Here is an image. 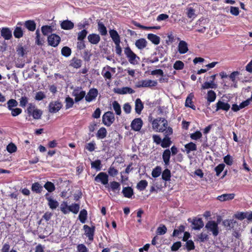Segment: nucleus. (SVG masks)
I'll list each match as a JSON object with an SVG mask.
<instances>
[{
  "label": "nucleus",
  "mask_w": 252,
  "mask_h": 252,
  "mask_svg": "<svg viewBox=\"0 0 252 252\" xmlns=\"http://www.w3.org/2000/svg\"><path fill=\"white\" fill-rule=\"evenodd\" d=\"M152 128L157 132H164V137L161 140L160 145L163 148L169 147L172 142L169 136L173 134V129L168 126V122L164 118L158 117L154 119L152 123Z\"/></svg>",
  "instance_id": "f257e3e1"
},
{
  "label": "nucleus",
  "mask_w": 252,
  "mask_h": 252,
  "mask_svg": "<svg viewBox=\"0 0 252 252\" xmlns=\"http://www.w3.org/2000/svg\"><path fill=\"white\" fill-rule=\"evenodd\" d=\"M124 53L130 64L137 65L139 63L140 58L131 50L129 46L125 48Z\"/></svg>",
  "instance_id": "f03ea898"
},
{
  "label": "nucleus",
  "mask_w": 252,
  "mask_h": 252,
  "mask_svg": "<svg viewBox=\"0 0 252 252\" xmlns=\"http://www.w3.org/2000/svg\"><path fill=\"white\" fill-rule=\"evenodd\" d=\"M35 105L32 103H30L27 108V113L29 115H32L34 119H40L42 115V111L35 108Z\"/></svg>",
  "instance_id": "7ed1b4c3"
},
{
  "label": "nucleus",
  "mask_w": 252,
  "mask_h": 252,
  "mask_svg": "<svg viewBox=\"0 0 252 252\" xmlns=\"http://www.w3.org/2000/svg\"><path fill=\"white\" fill-rule=\"evenodd\" d=\"M102 123L107 126H110L115 121V116L113 112L107 111L102 116Z\"/></svg>",
  "instance_id": "20e7f679"
},
{
  "label": "nucleus",
  "mask_w": 252,
  "mask_h": 252,
  "mask_svg": "<svg viewBox=\"0 0 252 252\" xmlns=\"http://www.w3.org/2000/svg\"><path fill=\"white\" fill-rule=\"evenodd\" d=\"M94 181L96 183H100L105 186L107 185L109 181V176L105 172L99 173L94 178Z\"/></svg>",
  "instance_id": "39448f33"
},
{
  "label": "nucleus",
  "mask_w": 252,
  "mask_h": 252,
  "mask_svg": "<svg viewBox=\"0 0 252 252\" xmlns=\"http://www.w3.org/2000/svg\"><path fill=\"white\" fill-rule=\"evenodd\" d=\"M157 82L156 81H153L152 80H143L138 81L136 84V87L137 88H146V87H152L157 86Z\"/></svg>",
  "instance_id": "423d86ee"
},
{
  "label": "nucleus",
  "mask_w": 252,
  "mask_h": 252,
  "mask_svg": "<svg viewBox=\"0 0 252 252\" xmlns=\"http://www.w3.org/2000/svg\"><path fill=\"white\" fill-rule=\"evenodd\" d=\"M92 20L89 19H84L81 22H79L77 25V30L81 31V32H87Z\"/></svg>",
  "instance_id": "0eeeda50"
},
{
  "label": "nucleus",
  "mask_w": 252,
  "mask_h": 252,
  "mask_svg": "<svg viewBox=\"0 0 252 252\" xmlns=\"http://www.w3.org/2000/svg\"><path fill=\"white\" fill-rule=\"evenodd\" d=\"M61 37L55 33H52L48 37V42L49 45L56 47L60 43Z\"/></svg>",
  "instance_id": "6e6552de"
},
{
  "label": "nucleus",
  "mask_w": 252,
  "mask_h": 252,
  "mask_svg": "<svg viewBox=\"0 0 252 252\" xmlns=\"http://www.w3.org/2000/svg\"><path fill=\"white\" fill-rule=\"evenodd\" d=\"M205 227L210 231H212L214 236H217L219 234V227L217 222L215 221H209L206 224Z\"/></svg>",
  "instance_id": "1a4fd4ad"
},
{
  "label": "nucleus",
  "mask_w": 252,
  "mask_h": 252,
  "mask_svg": "<svg viewBox=\"0 0 252 252\" xmlns=\"http://www.w3.org/2000/svg\"><path fill=\"white\" fill-rule=\"evenodd\" d=\"M62 103L59 101H52L49 104V111L51 113H57L62 108Z\"/></svg>",
  "instance_id": "9d476101"
},
{
  "label": "nucleus",
  "mask_w": 252,
  "mask_h": 252,
  "mask_svg": "<svg viewBox=\"0 0 252 252\" xmlns=\"http://www.w3.org/2000/svg\"><path fill=\"white\" fill-rule=\"evenodd\" d=\"M83 228L85 230V234L91 241H93L95 232V226L90 227L87 225H84Z\"/></svg>",
  "instance_id": "9b49d317"
},
{
  "label": "nucleus",
  "mask_w": 252,
  "mask_h": 252,
  "mask_svg": "<svg viewBox=\"0 0 252 252\" xmlns=\"http://www.w3.org/2000/svg\"><path fill=\"white\" fill-rule=\"evenodd\" d=\"M143 123L140 118L134 119L131 123L130 126L131 129L135 131H139L142 127Z\"/></svg>",
  "instance_id": "f8f14e48"
},
{
  "label": "nucleus",
  "mask_w": 252,
  "mask_h": 252,
  "mask_svg": "<svg viewBox=\"0 0 252 252\" xmlns=\"http://www.w3.org/2000/svg\"><path fill=\"white\" fill-rule=\"evenodd\" d=\"M97 95L98 91L96 89H91L89 90L88 93L85 96V100L87 102H91L96 98Z\"/></svg>",
  "instance_id": "ddd939ff"
},
{
  "label": "nucleus",
  "mask_w": 252,
  "mask_h": 252,
  "mask_svg": "<svg viewBox=\"0 0 252 252\" xmlns=\"http://www.w3.org/2000/svg\"><path fill=\"white\" fill-rule=\"evenodd\" d=\"M105 188L107 189L109 191L112 190L113 192L118 191L119 192L121 189V185L119 182L112 181L110 182L109 184H108Z\"/></svg>",
  "instance_id": "4468645a"
},
{
  "label": "nucleus",
  "mask_w": 252,
  "mask_h": 252,
  "mask_svg": "<svg viewBox=\"0 0 252 252\" xmlns=\"http://www.w3.org/2000/svg\"><path fill=\"white\" fill-rule=\"evenodd\" d=\"M216 111H218L220 110L228 111L230 108V105L229 104L221 100H219L216 104Z\"/></svg>",
  "instance_id": "2eb2a0df"
},
{
  "label": "nucleus",
  "mask_w": 252,
  "mask_h": 252,
  "mask_svg": "<svg viewBox=\"0 0 252 252\" xmlns=\"http://www.w3.org/2000/svg\"><path fill=\"white\" fill-rule=\"evenodd\" d=\"M114 93L118 94H133L135 91L131 88L128 87H124L122 88H114L113 90Z\"/></svg>",
  "instance_id": "dca6fc26"
},
{
  "label": "nucleus",
  "mask_w": 252,
  "mask_h": 252,
  "mask_svg": "<svg viewBox=\"0 0 252 252\" xmlns=\"http://www.w3.org/2000/svg\"><path fill=\"white\" fill-rule=\"evenodd\" d=\"M45 196L46 199L48 201V205L50 208L52 210L56 209L59 206L58 202L56 200L53 199L51 197H50L48 193H46Z\"/></svg>",
  "instance_id": "f3484780"
},
{
  "label": "nucleus",
  "mask_w": 252,
  "mask_h": 252,
  "mask_svg": "<svg viewBox=\"0 0 252 252\" xmlns=\"http://www.w3.org/2000/svg\"><path fill=\"white\" fill-rule=\"evenodd\" d=\"M114 69L115 68H112L110 66L107 65L106 67L103 68L101 71V74L105 79V80L108 79L110 80L112 78V74L109 70H112L114 71Z\"/></svg>",
  "instance_id": "a211bd4d"
},
{
  "label": "nucleus",
  "mask_w": 252,
  "mask_h": 252,
  "mask_svg": "<svg viewBox=\"0 0 252 252\" xmlns=\"http://www.w3.org/2000/svg\"><path fill=\"white\" fill-rule=\"evenodd\" d=\"M178 50L181 54L186 53L189 50L187 43L184 40H181L178 45Z\"/></svg>",
  "instance_id": "6ab92c4d"
},
{
  "label": "nucleus",
  "mask_w": 252,
  "mask_h": 252,
  "mask_svg": "<svg viewBox=\"0 0 252 252\" xmlns=\"http://www.w3.org/2000/svg\"><path fill=\"white\" fill-rule=\"evenodd\" d=\"M74 26V23L70 20H64L61 23V27L64 30H71Z\"/></svg>",
  "instance_id": "aec40b11"
},
{
  "label": "nucleus",
  "mask_w": 252,
  "mask_h": 252,
  "mask_svg": "<svg viewBox=\"0 0 252 252\" xmlns=\"http://www.w3.org/2000/svg\"><path fill=\"white\" fill-rule=\"evenodd\" d=\"M192 224L193 225L192 228L195 230H199L204 226L203 221L201 218L193 219Z\"/></svg>",
  "instance_id": "412c9836"
},
{
  "label": "nucleus",
  "mask_w": 252,
  "mask_h": 252,
  "mask_svg": "<svg viewBox=\"0 0 252 252\" xmlns=\"http://www.w3.org/2000/svg\"><path fill=\"white\" fill-rule=\"evenodd\" d=\"M82 64V61L81 60L77 58L74 57L71 60L69 66L74 68L78 69L81 66Z\"/></svg>",
  "instance_id": "4be33fe9"
},
{
  "label": "nucleus",
  "mask_w": 252,
  "mask_h": 252,
  "mask_svg": "<svg viewBox=\"0 0 252 252\" xmlns=\"http://www.w3.org/2000/svg\"><path fill=\"white\" fill-rule=\"evenodd\" d=\"M135 45L138 49L143 50L147 46V42L145 38H141L136 40Z\"/></svg>",
  "instance_id": "5701e85b"
},
{
  "label": "nucleus",
  "mask_w": 252,
  "mask_h": 252,
  "mask_svg": "<svg viewBox=\"0 0 252 252\" xmlns=\"http://www.w3.org/2000/svg\"><path fill=\"white\" fill-rule=\"evenodd\" d=\"M144 108L143 103L140 98H137L135 101V110L138 114H140Z\"/></svg>",
  "instance_id": "b1692460"
},
{
  "label": "nucleus",
  "mask_w": 252,
  "mask_h": 252,
  "mask_svg": "<svg viewBox=\"0 0 252 252\" xmlns=\"http://www.w3.org/2000/svg\"><path fill=\"white\" fill-rule=\"evenodd\" d=\"M170 157L171 151L169 149L164 150L162 154V158L165 165L167 166L169 164Z\"/></svg>",
  "instance_id": "393cba45"
},
{
  "label": "nucleus",
  "mask_w": 252,
  "mask_h": 252,
  "mask_svg": "<svg viewBox=\"0 0 252 252\" xmlns=\"http://www.w3.org/2000/svg\"><path fill=\"white\" fill-rule=\"evenodd\" d=\"M235 197L234 193H225L219 195L217 199L220 201H225L233 199Z\"/></svg>",
  "instance_id": "a878e982"
},
{
  "label": "nucleus",
  "mask_w": 252,
  "mask_h": 252,
  "mask_svg": "<svg viewBox=\"0 0 252 252\" xmlns=\"http://www.w3.org/2000/svg\"><path fill=\"white\" fill-rule=\"evenodd\" d=\"M147 38L154 44L158 45L160 43V37L153 33H149L148 34Z\"/></svg>",
  "instance_id": "bb28decb"
},
{
  "label": "nucleus",
  "mask_w": 252,
  "mask_h": 252,
  "mask_svg": "<svg viewBox=\"0 0 252 252\" xmlns=\"http://www.w3.org/2000/svg\"><path fill=\"white\" fill-rule=\"evenodd\" d=\"M88 39L92 44H96L99 42L100 38L98 34L92 33L89 35Z\"/></svg>",
  "instance_id": "cd10ccee"
},
{
  "label": "nucleus",
  "mask_w": 252,
  "mask_h": 252,
  "mask_svg": "<svg viewBox=\"0 0 252 252\" xmlns=\"http://www.w3.org/2000/svg\"><path fill=\"white\" fill-rule=\"evenodd\" d=\"M25 27L31 32H33L36 29V23L33 20H29L25 22Z\"/></svg>",
  "instance_id": "c85d7f7f"
},
{
  "label": "nucleus",
  "mask_w": 252,
  "mask_h": 252,
  "mask_svg": "<svg viewBox=\"0 0 252 252\" xmlns=\"http://www.w3.org/2000/svg\"><path fill=\"white\" fill-rule=\"evenodd\" d=\"M107 134L106 129L104 127H101L98 130L96 136L98 139H102L106 137Z\"/></svg>",
  "instance_id": "c756f323"
},
{
  "label": "nucleus",
  "mask_w": 252,
  "mask_h": 252,
  "mask_svg": "<svg viewBox=\"0 0 252 252\" xmlns=\"http://www.w3.org/2000/svg\"><path fill=\"white\" fill-rule=\"evenodd\" d=\"M185 151L187 154L190 153L191 151H195L197 150L196 145L190 142L185 145Z\"/></svg>",
  "instance_id": "7c9ffc66"
},
{
  "label": "nucleus",
  "mask_w": 252,
  "mask_h": 252,
  "mask_svg": "<svg viewBox=\"0 0 252 252\" xmlns=\"http://www.w3.org/2000/svg\"><path fill=\"white\" fill-rule=\"evenodd\" d=\"M122 193L125 197L129 198L133 195V190L130 187H124L123 189Z\"/></svg>",
  "instance_id": "2f4dec72"
},
{
  "label": "nucleus",
  "mask_w": 252,
  "mask_h": 252,
  "mask_svg": "<svg viewBox=\"0 0 252 252\" xmlns=\"http://www.w3.org/2000/svg\"><path fill=\"white\" fill-rule=\"evenodd\" d=\"M31 189L33 192L40 193L43 189V187L38 182H35L32 185Z\"/></svg>",
  "instance_id": "473e14b6"
},
{
  "label": "nucleus",
  "mask_w": 252,
  "mask_h": 252,
  "mask_svg": "<svg viewBox=\"0 0 252 252\" xmlns=\"http://www.w3.org/2000/svg\"><path fill=\"white\" fill-rule=\"evenodd\" d=\"M88 217V213L86 209H82L80 212L78 219L82 223H84Z\"/></svg>",
  "instance_id": "72a5a7b5"
},
{
  "label": "nucleus",
  "mask_w": 252,
  "mask_h": 252,
  "mask_svg": "<svg viewBox=\"0 0 252 252\" xmlns=\"http://www.w3.org/2000/svg\"><path fill=\"white\" fill-rule=\"evenodd\" d=\"M193 97V95H191V94H189L187 97L185 102V106L187 107L191 108V109L195 110V106L193 104L192 98Z\"/></svg>",
  "instance_id": "f704fd0d"
},
{
  "label": "nucleus",
  "mask_w": 252,
  "mask_h": 252,
  "mask_svg": "<svg viewBox=\"0 0 252 252\" xmlns=\"http://www.w3.org/2000/svg\"><path fill=\"white\" fill-rule=\"evenodd\" d=\"M16 52L20 57H24L27 54V51L22 44H19L16 47Z\"/></svg>",
  "instance_id": "c9c22d12"
},
{
  "label": "nucleus",
  "mask_w": 252,
  "mask_h": 252,
  "mask_svg": "<svg viewBox=\"0 0 252 252\" xmlns=\"http://www.w3.org/2000/svg\"><path fill=\"white\" fill-rule=\"evenodd\" d=\"M112 107L117 115L120 116L121 115V107L117 101L115 100L112 102Z\"/></svg>",
  "instance_id": "e433bc0d"
},
{
  "label": "nucleus",
  "mask_w": 252,
  "mask_h": 252,
  "mask_svg": "<svg viewBox=\"0 0 252 252\" xmlns=\"http://www.w3.org/2000/svg\"><path fill=\"white\" fill-rule=\"evenodd\" d=\"M68 209L69 212H71L74 214H76L79 211L80 205L78 203H73L68 206Z\"/></svg>",
  "instance_id": "4c0bfd02"
},
{
  "label": "nucleus",
  "mask_w": 252,
  "mask_h": 252,
  "mask_svg": "<svg viewBox=\"0 0 252 252\" xmlns=\"http://www.w3.org/2000/svg\"><path fill=\"white\" fill-rule=\"evenodd\" d=\"M216 98V94L213 90H210L207 93V99L209 103L214 102Z\"/></svg>",
  "instance_id": "58836bf2"
},
{
  "label": "nucleus",
  "mask_w": 252,
  "mask_h": 252,
  "mask_svg": "<svg viewBox=\"0 0 252 252\" xmlns=\"http://www.w3.org/2000/svg\"><path fill=\"white\" fill-rule=\"evenodd\" d=\"M170 170L167 168L164 169L162 173V179L165 181H169L171 179Z\"/></svg>",
  "instance_id": "ea45409f"
},
{
  "label": "nucleus",
  "mask_w": 252,
  "mask_h": 252,
  "mask_svg": "<svg viewBox=\"0 0 252 252\" xmlns=\"http://www.w3.org/2000/svg\"><path fill=\"white\" fill-rule=\"evenodd\" d=\"M44 188L49 192H52L54 191L55 189V185L50 181H47L44 185Z\"/></svg>",
  "instance_id": "a19ab883"
},
{
  "label": "nucleus",
  "mask_w": 252,
  "mask_h": 252,
  "mask_svg": "<svg viewBox=\"0 0 252 252\" xmlns=\"http://www.w3.org/2000/svg\"><path fill=\"white\" fill-rule=\"evenodd\" d=\"M148 186V182L145 180H141L139 181L136 186L138 189L140 191L144 190Z\"/></svg>",
  "instance_id": "79ce46f5"
},
{
  "label": "nucleus",
  "mask_w": 252,
  "mask_h": 252,
  "mask_svg": "<svg viewBox=\"0 0 252 252\" xmlns=\"http://www.w3.org/2000/svg\"><path fill=\"white\" fill-rule=\"evenodd\" d=\"M216 84L213 82V81H210V82H205L201 86L202 89H208L209 88H216Z\"/></svg>",
  "instance_id": "37998d69"
},
{
  "label": "nucleus",
  "mask_w": 252,
  "mask_h": 252,
  "mask_svg": "<svg viewBox=\"0 0 252 252\" xmlns=\"http://www.w3.org/2000/svg\"><path fill=\"white\" fill-rule=\"evenodd\" d=\"M187 15L189 18L194 19L197 15L195 13V10L192 7H189L187 8Z\"/></svg>",
  "instance_id": "c03bdc74"
},
{
  "label": "nucleus",
  "mask_w": 252,
  "mask_h": 252,
  "mask_svg": "<svg viewBox=\"0 0 252 252\" xmlns=\"http://www.w3.org/2000/svg\"><path fill=\"white\" fill-rule=\"evenodd\" d=\"M111 37L115 44L121 43V39L118 32H109Z\"/></svg>",
  "instance_id": "a18cd8bd"
},
{
  "label": "nucleus",
  "mask_w": 252,
  "mask_h": 252,
  "mask_svg": "<svg viewBox=\"0 0 252 252\" xmlns=\"http://www.w3.org/2000/svg\"><path fill=\"white\" fill-rule=\"evenodd\" d=\"M7 108L10 110L14 107H17L18 105V102L14 99H10L7 102Z\"/></svg>",
  "instance_id": "49530a36"
},
{
  "label": "nucleus",
  "mask_w": 252,
  "mask_h": 252,
  "mask_svg": "<svg viewBox=\"0 0 252 252\" xmlns=\"http://www.w3.org/2000/svg\"><path fill=\"white\" fill-rule=\"evenodd\" d=\"M65 108L66 109H68L73 107L74 102L73 99L71 97L68 96L65 98Z\"/></svg>",
  "instance_id": "de8ad7c7"
},
{
  "label": "nucleus",
  "mask_w": 252,
  "mask_h": 252,
  "mask_svg": "<svg viewBox=\"0 0 252 252\" xmlns=\"http://www.w3.org/2000/svg\"><path fill=\"white\" fill-rule=\"evenodd\" d=\"M61 54L63 56L68 57L71 54V50L67 46H64L61 50Z\"/></svg>",
  "instance_id": "09e8293b"
},
{
  "label": "nucleus",
  "mask_w": 252,
  "mask_h": 252,
  "mask_svg": "<svg viewBox=\"0 0 252 252\" xmlns=\"http://www.w3.org/2000/svg\"><path fill=\"white\" fill-rule=\"evenodd\" d=\"M86 92L84 91H81L79 93L75 94L74 101L75 102H78L82 100L84 97L85 98Z\"/></svg>",
  "instance_id": "8fccbe9b"
},
{
  "label": "nucleus",
  "mask_w": 252,
  "mask_h": 252,
  "mask_svg": "<svg viewBox=\"0 0 252 252\" xmlns=\"http://www.w3.org/2000/svg\"><path fill=\"white\" fill-rule=\"evenodd\" d=\"M161 173V168L159 166H157L153 169L152 172V176L154 178H157L160 176Z\"/></svg>",
  "instance_id": "3c124183"
},
{
  "label": "nucleus",
  "mask_w": 252,
  "mask_h": 252,
  "mask_svg": "<svg viewBox=\"0 0 252 252\" xmlns=\"http://www.w3.org/2000/svg\"><path fill=\"white\" fill-rule=\"evenodd\" d=\"M185 66L184 63L181 61H176L173 64V68L177 70H182Z\"/></svg>",
  "instance_id": "603ef678"
},
{
  "label": "nucleus",
  "mask_w": 252,
  "mask_h": 252,
  "mask_svg": "<svg viewBox=\"0 0 252 252\" xmlns=\"http://www.w3.org/2000/svg\"><path fill=\"white\" fill-rule=\"evenodd\" d=\"M167 232V228L164 224H160L157 229V233L158 235H161L165 234Z\"/></svg>",
  "instance_id": "864d4df0"
},
{
  "label": "nucleus",
  "mask_w": 252,
  "mask_h": 252,
  "mask_svg": "<svg viewBox=\"0 0 252 252\" xmlns=\"http://www.w3.org/2000/svg\"><path fill=\"white\" fill-rule=\"evenodd\" d=\"M202 136V133L199 131L197 130L195 132L191 133L190 134V137L192 140H197L200 139Z\"/></svg>",
  "instance_id": "5fc2aeb1"
},
{
  "label": "nucleus",
  "mask_w": 252,
  "mask_h": 252,
  "mask_svg": "<svg viewBox=\"0 0 252 252\" xmlns=\"http://www.w3.org/2000/svg\"><path fill=\"white\" fill-rule=\"evenodd\" d=\"M98 30L99 32H107L105 26V21L102 20H99L97 22Z\"/></svg>",
  "instance_id": "6e6d98bb"
},
{
  "label": "nucleus",
  "mask_w": 252,
  "mask_h": 252,
  "mask_svg": "<svg viewBox=\"0 0 252 252\" xmlns=\"http://www.w3.org/2000/svg\"><path fill=\"white\" fill-rule=\"evenodd\" d=\"M236 221L233 219L226 220L223 223L225 226L228 227L230 228H233Z\"/></svg>",
  "instance_id": "4d7b16f0"
},
{
  "label": "nucleus",
  "mask_w": 252,
  "mask_h": 252,
  "mask_svg": "<svg viewBox=\"0 0 252 252\" xmlns=\"http://www.w3.org/2000/svg\"><path fill=\"white\" fill-rule=\"evenodd\" d=\"M185 230V226L181 225L177 229H175L173 233V236H178Z\"/></svg>",
  "instance_id": "13d9d810"
},
{
  "label": "nucleus",
  "mask_w": 252,
  "mask_h": 252,
  "mask_svg": "<svg viewBox=\"0 0 252 252\" xmlns=\"http://www.w3.org/2000/svg\"><path fill=\"white\" fill-rule=\"evenodd\" d=\"M29 98L26 95L22 96L20 99H19L20 106L22 107H25L26 105L28 104Z\"/></svg>",
  "instance_id": "bf43d9fd"
},
{
  "label": "nucleus",
  "mask_w": 252,
  "mask_h": 252,
  "mask_svg": "<svg viewBox=\"0 0 252 252\" xmlns=\"http://www.w3.org/2000/svg\"><path fill=\"white\" fill-rule=\"evenodd\" d=\"M92 168H94L97 171L101 170V161L99 159H97L93 161L91 163Z\"/></svg>",
  "instance_id": "052dcab7"
},
{
  "label": "nucleus",
  "mask_w": 252,
  "mask_h": 252,
  "mask_svg": "<svg viewBox=\"0 0 252 252\" xmlns=\"http://www.w3.org/2000/svg\"><path fill=\"white\" fill-rule=\"evenodd\" d=\"M6 150L9 153H13L16 152L17 148L14 143H10L7 146Z\"/></svg>",
  "instance_id": "680f3d73"
},
{
  "label": "nucleus",
  "mask_w": 252,
  "mask_h": 252,
  "mask_svg": "<svg viewBox=\"0 0 252 252\" xmlns=\"http://www.w3.org/2000/svg\"><path fill=\"white\" fill-rule=\"evenodd\" d=\"M225 167V164L223 163L219 164L215 168V171L216 172V175L219 176L220 173L223 170Z\"/></svg>",
  "instance_id": "e2e57ef3"
},
{
  "label": "nucleus",
  "mask_w": 252,
  "mask_h": 252,
  "mask_svg": "<svg viewBox=\"0 0 252 252\" xmlns=\"http://www.w3.org/2000/svg\"><path fill=\"white\" fill-rule=\"evenodd\" d=\"M85 148L89 152H93L95 149V143L94 141L88 143L86 145Z\"/></svg>",
  "instance_id": "0e129e2a"
},
{
  "label": "nucleus",
  "mask_w": 252,
  "mask_h": 252,
  "mask_svg": "<svg viewBox=\"0 0 252 252\" xmlns=\"http://www.w3.org/2000/svg\"><path fill=\"white\" fill-rule=\"evenodd\" d=\"M248 212H238L235 215V217L239 220H242L247 217Z\"/></svg>",
  "instance_id": "69168bd1"
},
{
  "label": "nucleus",
  "mask_w": 252,
  "mask_h": 252,
  "mask_svg": "<svg viewBox=\"0 0 252 252\" xmlns=\"http://www.w3.org/2000/svg\"><path fill=\"white\" fill-rule=\"evenodd\" d=\"M186 246L188 251L193 250L195 248L194 244L191 240H188L186 242Z\"/></svg>",
  "instance_id": "338daca9"
},
{
  "label": "nucleus",
  "mask_w": 252,
  "mask_h": 252,
  "mask_svg": "<svg viewBox=\"0 0 252 252\" xmlns=\"http://www.w3.org/2000/svg\"><path fill=\"white\" fill-rule=\"evenodd\" d=\"M108 174L112 177H115L118 173V171L114 167L110 166L108 170Z\"/></svg>",
  "instance_id": "774afa93"
}]
</instances>
